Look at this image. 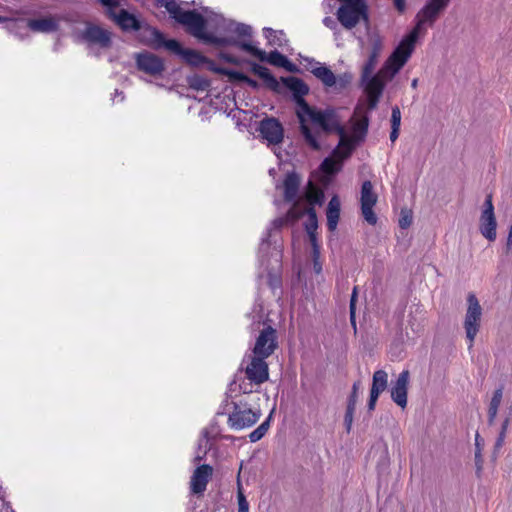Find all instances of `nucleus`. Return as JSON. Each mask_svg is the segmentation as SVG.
Listing matches in <instances>:
<instances>
[{
	"label": "nucleus",
	"mask_w": 512,
	"mask_h": 512,
	"mask_svg": "<svg viewBox=\"0 0 512 512\" xmlns=\"http://www.w3.org/2000/svg\"><path fill=\"white\" fill-rule=\"evenodd\" d=\"M410 373L408 370H403L397 377L396 381L391 386V398L401 408L407 406V392L409 385Z\"/></svg>",
	"instance_id": "16"
},
{
	"label": "nucleus",
	"mask_w": 512,
	"mask_h": 512,
	"mask_svg": "<svg viewBox=\"0 0 512 512\" xmlns=\"http://www.w3.org/2000/svg\"><path fill=\"white\" fill-rule=\"evenodd\" d=\"M413 221L412 211L408 209H402L399 217V227L401 229H407L411 226Z\"/></svg>",
	"instance_id": "44"
},
{
	"label": "nucleus",
	"mask_w": 512,
	"mask_h": 512,
	"mask_svg": "<svg viewBox=\"0 0 512 512\" xmlns=\"http://www.w3.org/2000/svg\"><path fill=\"white\" fill-rule=\"evenodd\" d=\"M499 407L489 405L488 408V423L492 425L496 419Z\"/></svg>",
	"instance_id": "60"
},
{
	"label": "nucleus",
	"mask_w": 512,
	"mask_h": 512,
	"mask_svg": "<svg viewBox=\"0 0 512 512\" xmlns=\"http://www.w3.org/2000/svg\"><path fill=\"white\" fill-rule=\"evenodd\" d=\"M284 200L287 203H293L295 206L300 187V177L295 171L288 172L285 176L284 182Z\"/></svg>",
	"instance_id": "21"
},
{
	"label": "nucleus",
	"mask_w": 512,
	"mask_h": 512,
	"mask_svg": "<svg viewBox=\"0 0 512 512\" xmlns=\"http://www.w3.org/2000/svg\"><path fill=\"white\" fill-rule=\"evenodd\" d=\"M335 132L340 136V145H346L347 146V153L346 156H351L353 150L355 149V144L351 139L347 138L346 130L345 128L340 124L337 115L332 120L331 124L329 125L327 131L325 133H332Z\"/></svg>",
	"instance_id": "25"
},
{
	"label": "nucleus",
	"mask_w": 512,
	"mask_h": 512,
	"mask_svg": "<svg viewBox=\"0 0 512 512\" xmlns=\"http://www.w3.org/2000/svg\"><path fill=\"white\" fill-rule=\"evenodd\" d=\"M246 62L250 65V71L261 78L269 90L276 94H283V88H286L292 94V101L296 104V109H309V104L304 97L309 94L310 88L304 80L295 76L281 77L280 80H277L267 67L250 60Z\"/></svg>",
	"instance_id": "1"
},
{
	"label": "nucleus",
	"mask_w": 512,
	"mask_h": 512,
	"mask_svg": "<svg viewBox=\"0 0 512 512\" xmlns=\"http://www.w3.org/2000/svg\"><path fill=\"white\" fill-rule=\"evenodd\" d=\"M204 64L207 65L208 70H210L216 74H219V75L227 76L229 78V80L231 79L232 73L234 72V70L217 66L215 64V62L213 60L209 59L208 57H207V61H205Z\"/></svg>",
	"instance_id": "41"
},
{
	"label": "nucleus",
	"mask_w": 512,
	"mask_h": 512,
	"mask_svg": "<svg viewBox=\"0 0 512 512\" xmlns=\"http://www.w3.org/2000/svg\"><path fill=\"white\" fill-rule=\"evenodd\" d=\"M157 6L165 7L170 16L179 24L189 27L196 15L199 13L197 10L184 11L177 0H155Z\"/></svg>",
	"instance_id": "14"
},
{
	"label": "nucleus",
	"mask_w": 512,
	"mask_h": 512,
	"mask_svg": "<svg viewBox=\"0 0 512 512\" xmlns=\"http://www.w3.org/2000/svg\"><path fill=\"white\" fill-rule=\"evenodd\" d=\"M450 0H427L424 7L417 14V23L413 29H417V34L425 23L432 25L439 14L446 9Z\"/></svg>",
	"instance_id": "11"
},
{
	"label": "nucleus",
	"mask_w": 512,
	"mask_h": 512,
	"mask_svg": "<svg viewBox=\"0 0 512 512\" xmlns=\"http://www.w3.org/2000/svg\"><path fill=\"white\" fill-rule=\"evenodd\" d=\"M230 81L231 82H244L254 90H257L260 87L259 83L256 80L250 78L249 76H247L246 74H244L242 72L235 71V70L232 73V77H231Z\"/></svg>",
	"instance_id": "37"
},
{
	"label": "nucleus",
	"mask_w": 512,
	"mask_h": 512,
	"mask_svg": "<svg viewBox=\"0 0 512 512\" xmlns=\"http://www.w3.org/2000/svg\"><path fill=\"white\" fill-rule=\"evenodd\" d=\"M270 418L271 415L249 434L251 442H257L264 437L270 427Z\"/></svg>",
	"instance_id": "34"
},
{
	"label": "nucleus",
	"mask_w": 512,
	"mask_h": 512,
	"mask_svg": "<svg viewBox=\"0 0 512 512\" xmlns=\"http://www.w3.org/2000/svg\"><path fill=\"white\" fill-rule=\"evenodd\" d=\"M135 61L137 69L150 76H159L165 70L163 59L148 51L136 53Z\"/></svg>",
	"instance_id": "12"
},
{
	"label": "nucleus",
	"mask_w": 512,
	"mask_h": 512,
	"mask_svg": "<svg viewBox=\"0 0 512 512\" xmlns=\"http://www.w3.org/2000/svg\"><path fill=\"white\" fill-rule=\"evenodd\" d=\"M234 32L241 37H251L252 36V27L250 25L244 23H235Z\"/></svg>",
	"instance_id": "49"
},
{
	"label": "nucleus",
	"mask_w": 512,
	"mask_h": 512,
	"mask_svg": "<svg viewBox=\"0 0 512 512\" xmlns=\"http://www.w3.org/2000/svg\"><path fill=\"white\" fill-rule=\"evenodd\" d=\"M352 79V74L345 72L339 76H336V84L333 87L338 91L344 90L351 83Z\"/></svg>",
	"instance_id": "43"
},
{
	"label": "nucleus",
	"mask_w": 512,
	"mask_h": 512,
	"mask_svg": "<svg viewBox=\"0 0 512 512\" xmlns=\"http://www.w3.org/2000/svg\"><path fill=\"white\" fill-rule=\"evenodd\" d=\"M340 209V200L337 195H334L330 199L326 210L327 228L330 232H333L337 228V224L340 218Z\"/></svg>",
	"instance_id": "24"
},
{
	"label": "nucleus",
	"mask_w": 512,
	"mask_h": 512,
	"mask_svg": "<svg viewBox=\"0 0 512 512\" xmlns=\"http://www.w3.org/2000/svg\"><path fill=\"white\" fill-rule=\"evenodd\" d=\"M269 145H278L284 139V127L278 118L266 116L259 122L257 129Z\"/></svg>",
	"instance_id": "9"
},
{
	"label": "nucleus",
	"mask_w": 512,
	"mask_h": 512,
	"mask_svg": "<svg viewBox=\"0 0 512 512\" xmlns=\"http://www.w3.org/2000/svg\"><path fill=\"white\" fill-rule=\"evenodd\" d=\"M373 207L374 206H361L362 215L370 225L377 223V216L373 211Z\"/></svg>",
	"instance_id": "47"
},
{
	"label": "nucleus",
	"mask_w": 512,
	"mask_h": 512,
	"mask_svg": "<svg viewBox=\"0 0 512 512\" xmlns=\"http://www.w3.org/2000/svg\"><path fill=\"white\" fill-rule=\"evenodd\" d=\"M378 58L379 56L369 53L368 59L364 63L361 71V74H363L364 79H366L369 74L374 73L375 67L378 63Z\"/></svg>",
	"instance_id": "40"
},
{
	"label": "nucleus",
	"mask_w": 512,
	"mask_h": 512,
	"mask_svg": "<svg viewBox=\"0 0 512 512\" xmlns=\"http://www.w3.org/2000/svg\"><path fill=\"white\" fill-rule=\"evenodd\" d=\"M418 39L417 29H412L394 49L387 60L395 64L394 73H398L414 51Z\"/></svg>",
	"instance_id": "8"
},
{
	"label": "nucleus",
	"mask_w": 512,
	"mask_h": 512,
	"mask_svg": "<svg viewBox=\"0 0 512 512\" xmlns=\"http://www.w3.org/2000/svg\"><path fill=\"white\" fill-rule=\"evenodd\" d=\"M271 231L267 230L266 235L262 238L259 246V262L261 271L258 274L260 279L265 278L266 281L261 285H267L269 288H279L282 284L281 281V253L274 252L271 258H267L270 248L269 238Z\"/></svg>",
	"instance_id": "4"
},
{
	"label": "nucleus",
	"mask_w": 512,
	"mask_h": 512,
	"mask_svg": "<svg viewBox=\"0 0 512 512\" xmlns=\"http://www.w3.org/2000/svg\"><path fill=\"white\" fill-rule=\"evenodd\" d=\"M237 47L250 55L256 57L260 61V57L264 55V51L254 46L251 42L238 40Z\"/></svg>",
	"instance_id": "38"
},
{
	"label": "nucleus",
	"mask_w": 512,
	"mask_h": 512,
	"mask_svg": "<svg viewBox=\"0 0 512 512\" xmlns=\"http://www.w3.org/2000/svg\"><path fill=\"white\" fill-rule=\"evenodd\" d=\"M304 60L311 65L309 68L310 72L320 80L325 87L331 88L336 84V75L329 67L321 64L314 58L305 57Z\"/></svg>",
	"instance_id": "20"
},
{
	"label": "nucleus",
	"mask_w": 512,
	"mask_h": 512,
	"mask_svg": "<svg viewBox=\"0 0 512 512\" xmlns=\"http://www.w3.org/2000/svg\"><path fill=\"white\" fill-rule=\"evenodd\" d=\"M304 213L307 214V221L304 224L306 232H315L318 228V219L314 207H308Z\"/></svg>",
	"instance_id": "35"
},
{
	"label": "nucleus",
	"mask_w": 512,
	"mask_h": 512,
	"mask_svg": "<svg viewBox=\"0 0 512 512\" xmlns=\"http://www.w3.org/2000/svg\"><path fill=\"white\" fill-rule=\"evenodd\" d=\"M360 86L364 88L366 94L382 96L386 83L384 79L380 78V75L372 73L364 79L363 74H361Z\"/></svg>",
	"instance_id": "22"
},
{
	"label": "nucleus",
	"mask_w": 512,
	"mask_h": 512,
	"mask_svg": "<svg viewBox=\"0 0 512 512\" xmlns=\"http://www.w3.org/2000/svg\"><path fill=\"white\" fill-rule=\"evenodd\" d=\"M323 24L331 30H335L337 28V22L330 16L323 19Z\"/></svg>",
	"instance_id": "63"
},
{
	"label": "nucleus",
	"mask_w": 512,
	"mask_h": 512,
	"mask_svg": "<svg viewBox=\"0 0 512 512\" xmlns=\"http://www.w3.org/2000/svg\"><path fill=\"white\" fill-rule=\"evenodd\" d=\"M359 387H360V382H354L353 386H352V391L348 397V401H347V407L346 408H351V409H356V404H357V401H358V391H359Z\"/></svg>",
	"instance_id": "46"
},
{
	"label": "nucleus",
	"mask_w": 512,
	"mask_h": 512,
	"mask_svg": "<svg viewBox=\"0 0 512 512\" xmlns=\"http://www.w3.org/2000/svg\"><path fill=\"white\" fill-rule=\"evenodd\" d=\"M218 58L229 63V64H233V65L240 64V60L237 57H235L229 53H226V52H219Z\"/></svg>",
	"instance_id": "57"
},
{
	"label": "nucleus",
	"mask_w": 512,
	"mask_h": 512,
	"mask_svg": "<svg viewBox=\"0 0 512 512\" xmlns=\"http://www.w3.org/2000/svg\"><path fill=\"white\" fill-rule=\"evenodd\" d=\"M295 113L299 121L301 135L303 136L306 144L315 151L320 150L321 146L316 135L313 134L310 127L307 125V117L313 124L318 125L324 132H326L332 120L336 116L335 110L333 108L320 110L309 105V109H296Z\"/></svg>",
	"instance_id": "3"
},
{
	"label": "nucleus",
	"mask_w": 512,
	"mask_h": 512,
	"mask_svg": "<svg viewBox=\"0 0 512 512\" xmlns=\"http://www.w3.org/2000/svg\"><path fill=\"white\" fill-rule=\"evenodd\" d=\"M124 33H135L141 29V20L137 15L126 9H120L117 15H113L112 20Z\"/></svg>",
	"instance_id": "18"
},
{
	"label": "nucleus",
	"mask_w": 512,
	"mask_h": 512,
	"mask_svg": "<svg viewBox=\"0 0 512 512\" xmlns=\"http://www.w3.org/2000/svg\"><path fill=\"white\" fill-rule=\"evenodd\" d=\"M248 316L252 319L251 329L253 331L260 329V326L263 325L260 334L256 338L253 355L268 358L278 346L276 329L266 324L267 316L261 303L256 302Z\"/></svg>",
	"instance_id": "2"
},
{
	"label": "nucleus",
	"mask_w": 512,
	"mask_h": 512,
	"mask_svg": "<svg viewBox=\"0 0 512 512\" xmlns=\"http://www.w3.org/2000/svg\"><path fill=\"white\" fill-rule=\"evenodd\" d=\"M208 431L207 430H204L202 432V437L201 439L199 440V443H198V448H197V453H196V456L194 458V461L195 462H200L201 460H203L207 454V451L209 449V438H208Z\"/></svg>",
	"instance_id": "33"
},
{
	"label": "nucleus",
	"mask_w": 512,
	"mask_h": 512,
	"mask_svg": "<svg viewBox=\"0 0 512 512\" xmlns=\"http://www.w3.org/2000/svg\"><path fill=\"white\" fill-rule=\"evenodd\" d=\"M401 125V111L398 106L392 107L391 113V127L400 128Z\"/></svg>",
	"instance_id": "53"
},
{
	"label": "nucleus",
	"mask_w": 512,
	"mask_h": 512,
	"mask_svg": "<svg viewBox=\"0 0 512 512\" xmlns=\"http://www.w3.org/2000/svg\"><path fill=\"white\" fill-rule=\"evenodd\" d=\"M481 441H482V439L480 438V435L478 433H476V436H475V446H476L475 463H476V466H477L478 470L481 469V465H482Z\"/></svg>",
	"instance_id": "51"
},
{
	"label": "nucleus",
	"mask_w": 512,
	"mask_h": 512,
	"mask_svg": "<svg viewBox=\"0 0 512 512\" xmlns=\"http://www.w3.org/2000/svg\"><path fill=\"white\" fill-rule=\"evenodd\" d=\"M388 385V374L384 370H377L373 374L370 393L380 395Z\"/></svg>",
	"instance_id": "27"
},
{
	"label": "nucleus",
	"mask_w": 512,
	"mask_h": 512,
	"mask_svg": "<svg viewBox=\"0 0 512 512\" xmlns=\"http://www.w3.org/2000/svg\"><path fill=\"white\" fill-rule=\"evenodd\" d=\"M83 39L104 49L112 46L111 32L94 24H90L86 27L83 32Z\"/></svg>",
	"instance_id": "17"
},
{
	"label": "nucleus",
	"mask_w": 512,
	"mask_h": 512,
	"mask_svg": "<svg viewBox=\"0 0 512 512\" xmlns=\"http://www.w3.org/2000/svg\"><path fill=\"white\" fill-rule=\"evenodd\" d=\"M369 41H370V45H371L370 53L375 54L376 56H380L382 48H383V43H382L381 37L379 35L375 34L370 37Z\"/></svg>",
	"instance_id": "45"
},
{
	"label": "nucleus",
	"mask_w": 512,
	"mask_h": 512,
	"mask_svg": "<svg viewBox=\"0 0 512 512\" xmlns=\"http://www.w3.org/2000/svg\"><path fill=\"white\" fill-rule=\"evenodd\" d=\"M282 68H284L285 70H287L288 72H291V73H296L299 71V68L297 67V65L294 64L293 62H291L288 58H286Z\"/></svg>",
	"instance_id": "61"
},
{
	"label": "nucleus",
	"mask_w": 512,
	"mask_h": 512,
	"mask_svg": "<svg viewBox=\"0 0 512 512\" xmlns=\"http://www.w3.org/2000/svg\"><path fill=\"white\" fill-rule=\"evenodd\" d=\"M28 26L35 32L43 33L55 32L59 28L58 22L51 17L31 19L28 22Z\"/></svg>",
	"instance_id": "26"
},
{
	"label": "nucleus",
	"mask_w": 512,
	"mask_h": 512,
	"mask_svg": "<svg viewBox=\"0 0 512 512\" xmlns=\"http://www.w3.org/2000/svg\"><path fill=\"white\" fill-rule=\"evenodd\" d=\"M355 409L346 408L345 416H344V424L346 427V431L349 433L352 428L353 417H354Z\"/></svg>",
	"instance_id": "55"
},
{
	"label": "nucleus",
	"mask_w": 512,
	"mask_h": 512,
	"mask_svg": "<svg viewBox=\"0 0 512 512\" xmlns=\"http://www.w3.org/2000/svg\"><path fill=\"white\" fill-rule=\"evenodd\" d=\"M168 50L180 56L185 63L192 67H199L207 61L206 56L194 49L184 48L176 39L168 40Z\"/></svg>",
	"instance_id": "15"
},
{
	"label": "nucleus",
	"mask_w": 512,
	"mask_h": 512,
	"mask_svg": "<svg viewBox=\"0 0 512 512\" xmlns=\"http://www.w3.org/2000/svg\"><path fill=\"white\" fill-rule=\"evenodd\" d=\"M367 95V108L368 110H374L379 101H380V98L381 96H378V95H373V94H366Z\"/></svg>",
	"instance_id": "58"
},
{
	"label": "nucleus",
	"mask_w": 512,
	"mask_h": 512,
	"mask_svg": "<svg viewBox=\"0 0 512 512\" xmlns=\"http://www.w3.org/2000/svg\"><path fill=\"white\" fill-rule=\"evenodd\" d=\"M347 153V146L346 145H340V142L338 143L337 147L333 150V155L336 157H341L342 159H347L350 156H346Z\"/></svg>",
	"instance_id": "59"
},
{
	"label": "nucleus",
	"mask_w": 512,
	"mask_h": 512,
	"mask_svg": "<svg viewBox=\"0 0 512 512\" xmlns=\"http://www.w3.org/2000/svg\"><path fill=\"white\" fill-rule=\"evenodd\" d=\"M482 317V308L481 305L475 296V294L470 293L467 297V311L464 319V328L466 332V337L468 338L470 344L469 348L473 346L475 337L480 329V322Z\"/></svg>",
	"instance_id": "7"
},
{
	"label": "nucleus",
	"mask_w": 512,
	"mask_h": 512,
	"mask_svg": "<svg viewBox=\"0 0 512 512\" xmlns=\"http://www.w3.org/2000/svg\"><path fill=\"white\" fill-rule=\"evenodd\" d=\"M213 469L208 464L197 467L191 476L190 489L194 494H203L211 478Z\"/></svg>",
	"instance_id": "19"
},
{
	"label": "nucleus",
	"mask_w": 512,
	"mask_h": 512,
	"mask_svg": "<svg viewBox=\"0 0 512 512\" xmlns=\"http://www.w3.org/2000/svg\"><path fill=\"white\" fill-rule=\"evenodd\" d=\"M502 397H503V386H500L499 388H497L494 391L489 405L499 407L501 404V401H502Z\"/></svg>",
	"instance_id": "56"
},
{
	"label": "nucleus",
	"mask_w": 512,
	"mask_h": 512,
	"mask_svg": "<svg viewBox=\"0 0 512 512\" xmlns=\"http://www.w3.org/2000/svg\"><path fill=\"white\" fill-rule=\"evenodd\" d=\"M263 35L268 40L271 46L282 47L288 40L285 38V33L282 30H274L270 27L263 28Z\"/></svg>",
	"instance_id": "28"
},
{
	"label": "nucleus",
	"mask_w": 512,
	"mask_h": 512,
	"mask_svg": "<svg viewBox=\"0 0 512 512\" xmlns=\"http://www.w3.org/2000/svg\"><path fill=\"white\" fill-rule=\"evenodd\" d=\"M369 126V117L364 114L361 121L353 126L354 138L356 142H361L365 139Z\"/></svg>",
	"instance_id": "32"
},
{
	"label": "nucleus",
	"mask_w": 512,
	"mask_h": 512,
	"mask_svg": "<svg viewBox=\"0 0 512 512\" xmlns=\"http://www.w3.org/2000/svg\"><path fill=\"white\" fill-rule=\"evenodd\" d=\"M481 215H495L492 193L486 195Z\"/></svg>",
	"instance_id": "50"
},
{
	"label": "nucleus",
	"mask_w": 512,
	"mask_h": 512,
	"mask_svg": "<svg viewBox=\"0 0 512 512\" xmlns=\"http://www.w3.org/2000/svg\"><path fill=\"white\" fill-rule=\"evenodd\" d=\"M393 4L399 13H404L406 10L405 0H393Z\"/></svg>",
	"instance_id": "64"
},
{
	"label": "nucleus",
	"mask_w": 512,
	"mask_h": 512,
	"mask_svg": "<svg viewBox=\"0 0 512 512\" xmlns=\"http://www.w3.org/2000/svg\"><path fill=\"white\" fill-rule=\"evenodd\" d=\"M286 56L280 53L278 50H273L269 53H266L264 51V55L260 57L261 62H267L273 66L280 67L284 65V62L286 60Z\"/></svg>",
	"instance_id": "31"
},
{
	"label": "nucleus",
	"mask_w": 512,
	"mask_h": 512,
	"mask_svg": "<svg viewBox=\"0 0 512 512\" xmlns=\"http://www.w3.org/2000/svg\"><path fill=\"white\" fill-rule=\"evenodd\" d=\"M357 293H358V290L353 289L351 298H350V320H351V324L353 325L354 328H356L355 310H356Z\"/></svg>",
	"instance_id": "52"
},
{
	"label": "nucleus",
	"mask_w": 512,
	"mask_h": 512,
	"mask_svg": "<svg viewBox=\"0 0 512 512\" xmlns=\"http://www.w3.org/2000/svg\"><path fill=\"white\" fill-rule=\"evenodd\" d=\"M377 199L378 197L373 191L371 181H364L361 187V206H375Z\"/></svg>",
	"instance_id": "29"
},
{
	"label": "nucleus",
	"mask_w": 512,
	"mask_h": 512,
	"mask_svg": "<svg viewBox=\"0 0 512 512\" xmlns=\"http://www.w3.org/2000/svg\"><path fill=\"white\" fill-rule=\"evenodd\" d=\"M255 384L254 383H251V381L249 382H246V381H243L242 383L239 384V389L240 391L246 395L244 396L242 399H246L248 400V398L250 397V395L252 394L253 392V386Z\"/></svg>",
	"instance_id": "54"
},
{
	"label": "nucleus",
	"mask_w": 512,
	"mask_h": 512,
	"mask_svg": "<svg viewBox=\"0 0 512 512\" xmlns=\"http://www.w3.org/2000/svg\"><path fill=\"white\" fill-rule=\"evenodd\" d=\"M207 19L200 13L196 15L191 22L187 31L195 38L202 41L207 45H214L217 47L235 46L237 47L238 40L234 37H217L212 33L206 31Z\"/></svg>",
	"instance_id": "6"
},
{
	"label": "nucleus",
	"mask_w": 512,
	"mask_h": 512,
	"mask_svg": "<svg viewBox=\"0 0 512 512\" xmlns=\"http://www.w3.org/2000/svg\"><path fill=\"white\" fill-rule=\"evenodd\" d=\"M136 39L143 45L153 49L165 48L168 50V40L157 28L152 27L146 21L141 23V29L135 32Z\"/></svg>",
	"instance_id": "10"
},
{
	"label": "nucleus",
	"mask_w": 512,
	"mask_h": 512,
	"mask_svg": "<svg viewBox=\"0 0 512 512\" xmlns=\"http://www.w3.org/2000/svg\"><path fill=\"white\" fill-rule=\"evenodd\" d=\"M395 64L386 60L381 69L376 73L380 75L381 79L385 80V83L391 81L397 73H394Z\"/></svg>",
	"instance_id": "36"
},
{
	"label": "nucleus",
	"mask_w": 512,
	"mask_h": 512,
	"mask_svg": "<svg viewBox=\"0 0 512 512\" xmlns=\"http://www.w3.org/2000/svg\"><path fill=\"white\" fill-rule=\"evenodd\" d=\"M379 396L380 395L370 393L368 404H367L369 411H373L375 409V406H376Z\"/></svg>",
	"instance_id": "62"
},
{
	"label": "nucleus",
	"mask_w": 512,
	"mask_h": 512,
	"mask_svg": "<svg viewBox=\"0 0 512 512\" xmlns=\"http://www.w3.org/2000/svg\"><path fill=\"white\" fill-rule=\"evenodd\" d=\"M479 231L488 241L493 242L497 237V220L495 215H480Z\"/></svg>",
	"instance_id": "23"
},
{
	"label": "nucleus",
	"mask_w": 512,
	"mask_h": 512,
	"mask_svg": "<svg viewBox=\"0 0 512 512\" xmlns=\"http://www.w3.org/2000/svg\"><path fill=\"white\" fill-rule=\"evenodd\" d=\"M250 358L251 360L245 368L246 379L259 386L269 378L268 364L265 361L266 358L255 355Z\"/></svg>",
	"instance_id": "13"
},
{
	"label": "nucleus",
	"mask_w": 512,
	"mask_h": 512,
	"mask_svg": "<svg viewBox=\"0 0 512 512\" xmlns=\"http://www.w3.org/2000/svg\"><path fill=\"white\" fill-rule=\"evenodd\" d=\"M186 82L190 89L195 91H205L211 86V81L199 74H192L186 77Z\"/></svg>",
	"instance_id": "30"
},
{
	"label": "nucleus",
	"mask_w": 512,
	"mask_h": 512,
	"mask_svg": "<svg viewBox=\"0 0 512 512\" xmlns=\"http://www.w3.org/2000/svg\"><path fill=\"white\" fill-rule=\"evenodd\" d=\"M234 409L229 414L228 426L233 430H242L253 426L260 418L259 408L252 407L249 400L240 399L233 402Z\"/></svg>",
	"instance_id": "5"
},
{
	"label": "nucleus",
	"mask_w": 512,
	"mask_h": 512,
	"mask_svg": "<svg viewBox=\"0 0 512 512\" xmlns=\"http://www.w3.org/2000/svg\"><path fill=\"white\" fill-rule=\"evenodd\" d=\"M320 168L321 170L326 173V174H329V175H335L336 173H338L341 169V165L340 164H337L333 159H331L330 157H327L325 158L321 165H320Z\"/></svg>",
	"instance_id": "39"
},
{
	"label": "nucleus",
	"mask_w": 512,
	"mask_h": 512,
	"mask_svg": "<svg viewBox=\"0 0 512 512\" xmlns=\"http://www.w3.org/2000/svg\"><path fill=\"white\" fill-rule=\"evenodd\" d=\"M237 500H238V512H249V503H248L240 485L238 486Z\"/></svg>",
	"instance_id": "48"
},
{
	"label": "nucleus",
	"mask_w": 512,
	"mask_h": 512,
	"mask_svg": "<svg viewBox=\"0 0 512 512\" xmlns=\"http://www.w3.org/2000/svg\"><path fill=\"white\" fill-rule=\"evenodd\" d=\"M99 3L106 8V16L113 20V15H117L116 8L120 6V0H98Z\"/></svg>",
	"instance_id": "42"
}]
</instances>
